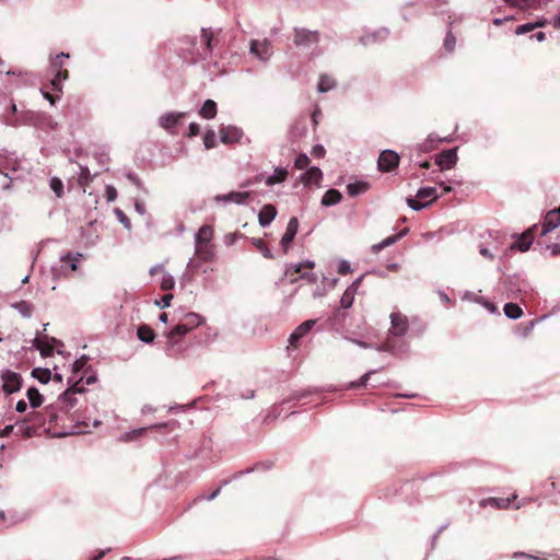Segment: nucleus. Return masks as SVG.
Wrapping results in <instances>:
<instances>
[{
    "label": "nucleus",
    "mask_w": 560,
    "mask_h": 560,
    "mask_svg": "<svg viewBox=\"0 0 560 560\" xmlns=\"http://www.w3.org/2000/svg\"><path fill=\"white\" fill-rule=\"evenodd\" d=\"M45 423V415L38 411H33L25 419L16 422V435L22 438L39 435Z\"/></svg>",
    "instance_id": "f257e3e1"
},
{
    "label": "nucleus",
    "mask_w": 560,
    "mask_h": 560,
    "mask_svg": "<svg viewBox=\"0 0 560 560\" xmlns=\"http://www.w3.org/2000/svg\"><path fill=\"white\" fill-rule=\"evenodd\" d=\"M315 264L313 261H305L299 265H291L287 268L284 276L289 279L290 283H295L300 279H305L308 282H316L317 277L311 272Z\"/></svg>",
    "instance_id": "f03ea898"
},
{
    "label": "nucleus",
    "mask_w": 560,
    "mask_h": 560,
    "mask_svg": "<svg viewBox=\"0 0 560 560\" xmlns=\"http://www.w3.org/2000/svg\"><path fill=\"white\" fill-rule=\"evenodd\" d=\"M65 58H69V54L61 52L51 60V70L55 72V77L51 80V84L55 90L61 91V82L69 78L68 69L65 68Z\"/></svg>",
    "instance_id": "7ed1b4c3"
},
{
    "label": "nucleus",
    "mask_w": 560,
    "mask_h": 560,
    "mask_svg": "<svg viewBox=\"0 0 560 560\" xmlns=\"http://www.w3.org/2000/svg\"><path fill=\"white\" fill-rule=\"evenodd\" d=\"M1 380L3 382L2 389L5 394H13L21 389L23 378L19 373L7 370L1 373Z\"/></svg>",
    "instance_id": "20e7f679"
},
{
    "label": "nucleus",
    "mask_w": 560,
    "mask_h": 560,
    "mask_svg": "<svg viewBox=\"0 0 560 560\" xmlns=\"http://www.w3.org/2000/svg\"><path fill=\"white\" fill-rule=\"evenodd\" d=\"M409 328V322L406 315L400 312H394L390 314V328L389 335L393 337L404 336Z\"/></svg>",
    "instance_id": "39448f33"
},
{
    "label": "nucleus",
    "mask_w": 560,
    "mask_h": 560,
    "mask_svg": "<svg viewBox=\"0 0 560 560\" xmlns=\"http://www.w3.org/2000/svg\"><path fill=\"white\" fill-rule=\"evenodd\" d=\"M418 199H427V198H430V201L424 203V202H420L418 200H416L415 198H408L407 199V203L408 206L413 209V210H421L422 208H424L427 205H429L430 202H432L433 200H435L438 198V195H436V189L434 187H424V188H420L417 192V196H416Z\"/></svg>",
    "instance_id": "423d86ee"
},
{
    "label": "nucleus",
    "mask_w": 560,
    "mask_h": 560,
    "mask_svg": "<svg viewBox=\"0 0 560 560\" xmlns=\"http://www.w3.org/2000/svg\"><path fill=\"white\" fill-rule=\"evenodd\" d=\"M319 34L317 31H310L306 28H296L293 42L296 46L310 47L317 44Z\"/></svg>",
    "instance_id": "0eeeda50"
},
{
    "label": "nucleus",
    "mask_w": 560,
    "mask_h": 560,
    "mask_svg": "<svg viewBox=\"0 0 560 560\" xmlns=\"http://www.w3.org/2000/svg\"><path fill=\"white\" fill-rule=\"evenodd\" d=\"M378 168L382 172H392L399 164V155L392 150H384L378 156Z\"/></svg>",
    "instance_id": "6e6552de"
},
{
    "label": "nucleus",
    "mask_w": 560,
    "mask_h": 560,
    "mask_svg": "<svg viewBox=\"0 0 560 560\" xmlns=\"http://www.w3.org/2000/svg\"><path fill=\"white\" fill-rule=\"evenodd\" d=\"M250 52L255 55L258 59L266 61L272 55V48L267 39H254L250 42Z\"/></svg>",
    "instance_id": "1a4fd4ad"
},
{
    "label": "nucleus",
    "mask_w": 560,
    "mask_h": 560,
    "mask_svg": "<svg viewBox=\"0 0 560 560\" xmlns=\"http://www.w3.org/2000/svg\"><path fill=\"white\" fill-rule=\"evenodd\" d=\"M189 332L187 326H185L182 322H179L167 335H166V351L168 355H173V352L176 351V346L178 345V339H176V334H180L185 336Z\"/></svg>",
    "instance_id": "9d476101"
},
{
    "label": "nucleus",
    "mask_w": 560,
    "mask_h": 560,
    "mask_svg": "<svg viewBox=\"0 0 560 560\" xmlns=\"http://www.w3.org/2000/svg\"><path fill=\"white\" fill-rule=\"evenodd\" d=\"M537 225H533L532 228L527 229L525 232L521 234L518 240L512 244V249H518L520 252H526L529 249L535 235H536Z\"/></svg>",
    "instance_id": "9b49d317"
},
{
    "label": "nucleus",
    "mask_w": 560,
    "mask_h": 560,
    "mask_svg": "<svg viewBox=\"0 0 560 560\" xmlns=\"http://www.w3.org/2000/svg\"><path fill=\"white\" fill-rule=\"evenodd\" d=\"M457 162V154L455 149L445 150L436 154L435 163L441 170H451Z\"/></svg>",
    "instance_id": "f8f14e48"
},
{
    "label": "nucleus",
    "mask_w": 560,
    "mask_h": 560,
    "mask_svg": "<svg viewBox=\"0 0 560 560\" xmlns=\"http://www.w3.org/2000/svg\"><path fill=\"white\" fill-rule=\"evenodd\" d=\"M79 384L80 382L74 383L59 398L60 401L66 405L61 407V409H63L66 412H68L77 402V399L73 396L83 392V387Z\"/></svg>",
    "instance_id": "ddd939ff"
},
{
    "label": "nucleus",
    "mask_w": 560,
    "mask_h": 560,
    "mask_svg": "<svg viewBox=\"0 0 560 560\" xmlns=\"http://www.w3.org/2000/svg\"><path fill=\"white\" fill-rule=\"evenodd\" d=\"M560 225L559 211H548L544 218L540 236H545Z\"/></svg>",
    "instance_id": "4468645a"
},
{
    "label": "nucleus",
    "mask_w": 560,
    "mask_h": 560,
    "mask_svg": "<svg viewBox=\"0 0 560 560\" xmlns=\"http://www.w3.org/2000/svg\"><path fill=\"white\" fill-rule=\"evenodd\" d=\"M195 254L202 261H212L214 258L212 243H195Z\"/></svg>",
    "instance_id": "2eb2a0df"
},
{
    "label": "nucleus",
    "mask_w": 560,
    "mask_h": 560,
    "mask_svg": "<svg viewBox=\"0 0 560 560\" xmlns=\"http://www.w3.org/2000/svg\"><path fill=\"white\" fill-rule=\"evenodd\" d=\"M249 196H250L249 191H232L226 195H218L214 197V199L217 201L234 202L237 205H243L247 201Z\"/></svg>",
    "instance_id": "dca6fc26"
},
{
    "label": "nucleus",
    "mask_w": 560,
    "mask_h": 560,
    "mask_svg": "<svg viewBox=\"0 0 560 560\" xmlns=\"http://www.w3.org/2000/svg\"><path fill=\"white\" fill-rule=\"evenodd\" d=\"M299 229V221L295 217L291 218L288 222L287 230L284 235L282 236L281 244L284 247V252H287L288 246L294 240Z\"/></svg>",
    "instance_id": "f3484780"
},
{
    "label": "nucleus",
    "mask_w": 560,
    "mask_h": 560,
    "mask_svg": "<svg viewBox=\"0 0 560 560\" xmlns=\"http://www.w3.org/2000/svg\"><path fill=\"white\" fill-rule=\"evenodd\" d=\"M361 282V278L357 279L349 288L346 289L343 292L341 300H340V306L342 308H350L353 304L354 300V293L357 289L359 288Z\"/></svg>",
    "instance_id": "a211bd4d"
},
{
    "label": "nucleus",
    "mask_w": 560,
    "mask_h": 560,
    "mask_svg": "<svg viewBox=\"0 0 560 560\" xmlns=\"http://www.w3.org/2000/svg\"><path fill=\"white\" fill-rule=\"evenodd\" d=\"M516 499L514 494L512 498H488L483 499L480 502L482 508H486L488 504L495 509H508L513 500Z\"/></svg>",
    "instance_id": "6ab92c4d"
},
{
    "label": "nucleus",
    "mask_w": 560,
    "mask_h": 560,
    "mask_svg": "<svg viewBox=\"0 0 560 560\" xmlns=\"http://www.w3.org/2000/svg\"><path fill=\"white\" fill-rule=\"evenodd\" d=\"M277 214V209L272 205H265L259 211L258 219L261 226H267L271 223Z\"/></svg>",
    "instance_id": "aec40b11"
},
{
    "label": "nucleus",
    "mask_w": 560,
    "mask_h": 560,
    "mask_svg": "<svg viewBox=\"0 0 560 560\" xmlns=\"http://www.w3.org/2000/svg\"><path fill=\"white\" fill-rule=\"evenodd\" d=\"M185 116L184 113H170V114H166V115H163L161 116L160 118V125L166 129V130H172L178 122L179 120Z\"/></svg>",
    "instance_id": "412c9836"
},
{
    "label": "nucleus",
    "mask_w": 560,
    "mask_h": 560,
    "mask_svg": "<svg viewBox=\"0 0 560 560\" xmlns=\"http://www.w3.org/2000/svg\"><path fill=\"white\" fill-rule=\"evenodd\" d=\"M377 350L398 354L404 351V343L398 345L392 337H388L377 347Z\"/></svg>",
    "instance_id": "4be33fe9"
},
{
    "label": "nucleus",
    "mask_w": 560,
    "mask_h": 560,
    "mask_svg": "<svg viewBox=\"0 0 560 560\" xmlns=\"http://www.w3.org/2000/svg\"><path fill=\"white\" fill-rule=\"evenodd\" d=\"M323 178V173L318 167L308 168L303 175L302 180L305 185L318 184Z\"/></svg>",
    "instance_id": "5701e85b"
},
{
    "label": "nucleus",
    "mask_w": 560,
    "mask_h": 560,
    "mask_svg": "<svg viewBox=\"0 0 560 560\" xmlns=\"http://www.w3.org/2000/svg\"><path fill=\"white\" fill-rule=\"evenodd\" d=\"M342 199V195L339 190L337 189H328L323 198H322V205L323 206H326V207H329V206H334V205H337L341 201Z\"/></svg>",
    "instance_id": "b1692460"
},
{
    "label": "nucleus",
    "mask_w": 560,
    "mask_h": 560,
    "mask_svg": "<svg viewBox=\"0 0 560 560\" xmlns=\"http://www.w3.org/2000/svg\"><path fill=\"white\" fill-rule=\"evenodd\" d=\"M220 136H221V141L223 143L236 142V141H238V139L241 137L238 130L234 127L222 128L220 130Z\"/></svg>",
    "instance_id": "393cba45"
},
{
    "label": "nucleus",
    "mask_w": 560,
    "mask_h": 560,
    "mask_svg": "<svg viewBox=\"0 0 560 560\" xmlns=\"http://www.w3.org/2000/svg\"><path fill=\"white\" fill-rule=\"evenodd\" d=\"M213 234V228L211 225L205 224L199 229L195 243H211Z\"/></svg>",
    "instance_id": "a878e982"
},
{
    "label": "nucleus",
    "mask_w": 560,
    "mask_h": 560,
    "mask_svg": "<svg viewBox=\"0 0 560 560\" xmlns=\"http://www.w3.org/2000/svg\"><path fill=\"white\" fill-rule=\"evenodd\" d=\"M405 233H406V230L402 231L401 233L396 234V235H392V236L386 237L381 243L372 245V247H371L372 253L378 254L385 247L390 246L394 243H396Z\"/></svg>",
    "instance_id": "bb28decb"
},
{
    "label": "nucleus",
    "mask_w": 560,
    "mask_h": 560,
    "mask_svg": "<svg viewBox=\"0 0 560 560\" xmlns=\"http://www.w3.org/2000/svg\"><path fill=\"white\" fill-rule=\"evenodd\" d=\"M288 177V171L282 167H277L271 176L266 179L267 186H273L276 184L283 183Z\"/></svg>",
    "instance_id": "cd10ccee"
},
{
    "label": "nucleus",
    "mask_w": 560,
    "mask_h": 560,
    "mask_svg": "<svg viewBox=\"0 0 560 560\" xmlns=\"http://www.w3.org/2000/svg\"><path fill=\"white\" fill-rule=\"evenodd\" d=\"M137 336L141 341L151 343L155 338V332L150 326L143 324L138 327Z\"/></svg>",
    "instance_id": "c85d7f7f"
},
{
    "label": "nucleus",
    "mask_w": 560,
    "mask_h": 560,
    "mask_svg": "<svg viewBox=\"0 0 560 560\" xmlns=\"http://www.w3.org/2000/svg\"><path fill=\"white\" fill-rule=\"evenodd\" d=\"M201 117L212 119L217 115V103L212 100H207L199 110Z\"/></svg>",
    "instance_id": "c756f323"
},
{
    "label": "nucleus",
    "mask_w": 560,
    "mask_h": 560,
    "mask_svg": "<svg viewBox=\"0 0 560 560\" xmlns=\"http://www.w3.org/2000/svg\"><path fill=\"white\" fill-rule=\"evenodd\" d=\"M26 396H27V399H28L30 405H31L32 408L39 407L43 404V401H44L43 395L35 387L28 388L27 393H26Z\"/></svg>",
    "instance_id": "7c9ffc66"
},
{
    "label": "nucleus",
    "mask_w": 560,
    "mask_h": 560,
    "mask_svg": "<svg viewBox=\"0 0 560 560\" xmlns=\"http://www.w3.org/2000/svg\"><path fill=\"white\" fill-rule=\"evenodd\" d=\"M369 187L370 185L365 182H355L347 186V191L351 197H355L360 194L365 192L369 189Z\"/></svg>",
    "instance_id": "2f4dec72"
},
{
    "label": "nucleus",
    "mask_w": 560,
    "mask_h": 560,
    "mask_svg": "<svg viewBox=\"0 0 560 560\" xmlns=\"http://www.w3.org/2000/svg\"><path fill=\"white\" fill-rule=\"evenodd\" d=\"M187 328L192 330L201 324V317L195 313L186 314L180 320Z\"/></svg>",
    "instance_id": "473e14b6"
},
{
    "label": "nucleus",
    "mask_w": 560,
    "mask_h": 560,
    "mask_svg": "<svg viewBox=\"0 0 560 560\" xmlns=\"http://www.w3.org/2000/svg\"><path fill=\"white\" fill-rule=\"evenodd\" d=\"M335 85H336V81L331 77H329L327 74L320 75L319 82H318V91L319 92H322V93L328 92L331 89H334Z\"/></svg>",
    "instance_id": "72a5a7b5"
},
{
    "label": "nucleus",
    "mask_w": 560,
    "mask_h": 560,
    "mask_svg": "<svg viewBox=\"0 0 560 560\" xmlns=\"http://www.w3.org/2000/svg\"><path fill=\"white\" fill-rule=\"evenodd\" d=\"M504 313L512 319H517L523 315L522 308L515 303H506L504 305Z\"/></svg>",
    "instance_id": "f704fd0d"
},
{
    "label": "nucleus",
    "mask_w": 560,
    "mask_h": 560,
    "mask_svg": "<svg viewBox=\"0 0 560 560\" xmlns=\"http://www.w3.org/2000/svg\"><path fill=\"white\" fill-rule=\"evenodd\" d=\"M34 346L39 350L42 357H50L54 352V347L44 340L35 339Z\"/></svg>",
    "instance_id": "c9c22d12"
},
{
    "label": "nucleus",
    "mask_w": 560,
    "mask_h": 560,
    "mask_svg": "<svg viewBox=\"0 0 560 560\" xmlns=\"http://www.w3.org/2000/svg\"><path fill=\"white\" fill-rule=\"evenodd\" d=\"M32 375L43 384L48 383L51 378V372L48 369L36 368L32 371Z\"/></svg>",
    "instance_id": "e433bc0d"
},
{
    "label": "nucleus",
    "mask_w": 560,
    "mask_h": 560,
    "mask_svg": "<svg viewBox=\"0 0 560 560\" xmlns=\"http://www.w3.org/2000/svg\"><path fill=\"white\" fill-rule=\"evenodd\" d=\"M315 319H307L295 328V332H298L301 337L305 336L315 325Z\"/></svg>",
    "instance_id": "4c0bfd02"
},
{
    "label": "nucleus",
    "mask_w": 560,
    "mask_h": 560,
    "mask_svg": "<svg viewBox=\"0 0 560 560\" xmlns=\"http://www.w3.org/2000/svg\"><path fill=\"white\" fill-rule=\"evenodd\" d=\"M253 243L256 246V248L262 254L264 257L269 258V259H271L273 257L264 240H261V238L254 240Z\"/></svg>",
    "instance_id": "58836bf2"
},
{
    "label": "nucleus",
    "mask_w": 560,
    "mask_h": 560,
    "mask_svg": "<svg viewBox=\"0 0 560 560\" xmlns=\"http://www.w3.org/2000/svg\"><path fill=\"white\" fill-rule=\"evenodd\" d=\"M50 188L54 190L58 198L63 196V183L58 177H52L50 179Z\"/></svg>",
    "instance_id": "ea45409f"
},
{
    "label": "nucleus",
    "mask_w": 560,
    "mask_h": 560,
    "mask_svg": "<svg viewBox=\"0 0 560 560\" xmlns=\"http://www.w3.org/2000/svg\"><path fill=\"white\" fill-rule=\"evenodd\" d=\"M114 213H115V215H116L117 220H118V221H119V222H120V223H121L126 229H128V230H130V229H131V221H130V219L126 215V213H125L121 209L116 208V209L114 210Z\"/></svg>",
    "instance_id": "a19ab883"
},
{
    "label": "nucleus",
    "mask_w": 560,
    "mask_h": 560,
    "mask_svg": "<svg viewBox=\"0 0 560 560\" xmlns=\"http://www.w3.org/2000/svg\"><path fill=\"white\" fill-rule=\"evenodd\" d=\"M81 258H82V255H81V254H77L75 256H73V255H71V254H68L67 256H65V257L62 258V261H63L65 264H69L70 269H71L72 271H77V269H78V265H77V262H78Z\"/></svg>",
    "instance_id": "79ce46f5"
},
{
    "label": "nucleus",
    "mask_w": 560,
    "mask_h": 560,
    "mask_svg": "<svg viewBox=\"0 0 560 560\" xmlns=\"http://www.w3.org/2000/svg\"><path fill=\"white\" fill-rule=\"evenodd\" d=\"M203 143L207 149H212L217 145L215 133L213 130H208L203 136Z\"/></svg>",
    "instance_id": "37998d69"
},
{
    "label": "nucleus",
    "mask_w": 560,
    "mask_h": 560,
    "mask_svg": "<svg viewBox=\"0 0 560 560\" xmlns=\"http://www.w3.org/2000/svg\"><path fill=\"white\" fill-rule=\"evenodd\" d=\"M212 38H213L212 32L210 30L202 28L201 40L208 50H211V48H212Z\"/></svg>",
    "instance_id": "c03bdc74"
},
{
    "label": "nucleus",
    "mask_w": 560,
    "mask_h": 560,
    "mask_svg": "<svg viewBox=\"0 0 560 560\" xmlns=\"http://www.w3.org/2000/svg\"><path fill=\"white\" fill-rule=\"evenodd\" d=\"M456 45V37L452 32H448L446 34L445 40H444V47L446 51L452 52Z\"/></svg>",
    "instance_id": "a18cd8bd"
},
{
    "label": "nucleus",
    "mask_w": 560,
    "mask_h": 560,
    "mask_svg": "<svg viewBox=\"0 0 560 560\" xmlns=\"http://www.w3.org/2000/svg\"><path fill=\"white\" fill-rule=\"evenodd\" d=\"M376 371L372 370L366 372L364 375L361 376V378L358 382H352L350 384L351 388H357L360 386H365L368 384V381L370 380L371 375L374 374Z\"/></svg>",
    "instance_id": "49530a36"
},
{
    "label": "nucleus",
    "mask_w": 560,
    "mask_h": 560,
    "mask_svg": "<svg viewBox=\"0 0 560 560\" xmlns=\"http://www.w3.org/2000/svg\"><path fill=\"white\" fill-rule=\"evenodd\" d=\"M310 159L306 154H300L294 162V165L298 170H304L308 166Z\"/></svg>",
    "instance_id": "de8ad7c7"
},
{
    "label": "nucleus",
    "mask_w": 560,
    "mask_h": 560,
    "mask_svg": "<svg viewBox=\"0 0 560 560\" xmlns=\"http://www.w3.org/2000/svg\"><path fill=\"white\" fill-rule=\"evenodd\" d=\"M175 281L171 275H165L161 281V289L163 291H168L174 288Z\"/></svg>",
    "instance_id": "09e8293b"
},
{
    "label": "nucleus",
    "mask_w": 560,
    "mask_h": 560,
    "mask_svg": "<svg viewBox=\"0 0 560 560\" xmlns=\"http://www.w3.org/2000/svg\"><path fill=\"white\" fill-rule=\"evenodd\" d=\"M15 308H18V310H19V312H20L23 316H25V317H30V316H31V314H32V307H31V305H30L27 302H25V301H22V302H20V303H18V304H15Z\"/></svg>",
    "instance_id": "8fccbe9b"
},
{
    "label": "nucleus",
    "mask_w": 560,
    "mask_h": 560,
    "mask_svg": "<svg viewBox=\"0 0 560 560\" xmlns=\"http://www.w3.org/2000/svg\"><path fill=\"white\" fill-rule=\"evenodd\" d=\"M88 357L86 355H82L80 359H78L74 363H73V372L74 373H78L80 372L81 370L84 369V366L88 364Z\"/></svg>",
    "instance_id": "3c124183"
},
{
    "label": "nucleus",
    "mask_w": 560,
    "mask_h": 560,
    "mask_svg": "<svg viewBox=\"0 0 560 560\" xmlns=\"http://www.w3.org/2000/svg\"><path fill=\"white\" fill-rule=\"evenodd\" d=\"M44 415L46 417V422L49 421L51 423V422H55L57 420V413H56L55 408L52 406L47 407L45 409Z\"/></svg>",
    "instance_id": "603ef678"
},
{
    "label": "nucleus",
    "mask_w": 560,
    "mask_h": 560,
    "mask_svg": "<svg viewBox=\"0 0 560 560\" xmlns=\"http://www.w3.org/2000/svg\"><path fill=\"white\" fill-rule=\"evenodd\" d=\"M533 30H535V25L533 23H527V24H523V25L517 26V28L515 31V34L522 35V34H526L528 32H532Z\"/></svg>",
    "instance_id": "864d4df0"
},
{
    "label": "nucleus",
    "mask_w": 560,
    "mask_h": 560,
    "mask_svg": "<svg viewBox=\"0 0 560 560\" xmlns=\"http://www.w3.org/2000/svg\"><path fill=\"white\" fill-rule=\"evenodd\" d=\"M105 196L107 201H114L117 198V190L113 186H106Z\"/></svg>",
    "instance_id": "5fc2aeb1"
},
{
    "label": "nucleus",
    "mask_w": 560,
    "mask_h": 560,
    "mask_svg": "<svg viewBox=\"0 0 560 560\" xmlns=\"http://www.w3.org/2000/svg\"><path fill=\"white\" fill-rule=\"evenodd\" d=\"M301 338L302 337L298 332L293 331L289 338V346L292 348H298Z\"/></svg>",
    "instance_id": "6e6d98bb"
},
{
    "label": "nucleus",
    "mask_w": 560,
    "mask_h": 560,
    "mask_svg": "<svg viewBox=\"0 0 560 560\" xmlns=\"http://www.w3.org/2000/svg\"><path fill=\"white\" fill-rule=\"evenodd\" d=\"M325 152L326 151H325L324 147L320 144L314 145L313 150H312L313 156L318 158V159L323 158L325 155Z\"/></svg>",
    "instance_id": "4d7b16f0"
},
{
    "label": "nucleus",
    "mask_w": 560,
    "mask_h": 560,
    "mask_svg": "<svg viewBox=\"0 0 560 560\" xmlns=\"http://www.w3.org/2000/svg\"><path fill=\"white\" fill-rule=\"evenodd\" d=\"M90 176V171L88 167H81V174L79 176V184L83 185Z\"/></svg>",
    "instance_id": "13d9d810"
},
{
    "label": "nucleus",
    "mask_w": 560,
    "mask_h": 560,
    "mask_svg": "<svg viewBox=\"0 0 560 560\" xmlns=\"http://www.w3.org/2000/svg\"><path fill=\"white\" fill-rule=\"evenodd\" d=\"M200 132V126L196 122H191L189 125V132H188V137H195V136H198Z\"/></svg>",
    "instance_id": "bf43d9fd"
},
{
    "label": "nucleus",
    "mask_w": 560,
    "mask_h": 560,
    "mask_svg": "<svg viewBox=\"0 0 560 560\" xmlns=\"http://www.w3.org/2000/svg\"><path fill=\"white\" fill-rule=\"evenodd\" d=\"M173 300V294L168 293L162 296L161 303H158L161 307H167L171 304V301Z\"/></svg>",
    "instance_id": "052dcab7"
},
{
    "label": "nucleus",
    "mask_w": 560,
    "mask_h": 560,
    "mask_svg": "<svg viewBox=\"0 0 560 560\" xmlns=\"http://www.w3.org/2000/svg\"><path fill=\"white\" fill-rule=\"evenodd\" d=\"M538 2H539V0H521L522 4H520V8L521 9L534 8Z\"/></svg>",
    "instance_id": "680f3d73"
},
{
    "label": "nucleus",
    "mask_w": 560,
    "mask_h": 560,
    "mask_svg": "<svg viewBox=\"0 0 560 560\" xmlns=\"http://www.w3.org/2000/svg\"><path fill=\"white\" fill-rule=\"evenodd\" d=\"M350 271V265L348 261H341L338 266V272L340 275H347Z\"/></svg>",
    "instance_id": "e2e57ef3"
},
{
    "label": "nucleus",
    "mask_w": 560,
    "mask_h": 560,
    "mask_svg": "<svg viewBox=\"0 0 560 560\" xmlns=\"http://www.w3.org/2000/svg\"><path fill=\"white\" fill-rule=\"evenodd\" d=\"M514 558H526V559H529V560H547V559H541V558H538L536 556H532V555H528V553H525V552H515L513 555Z\"/></svg>",
    "instance_id": "0e129e2a"
},
{
    "label": "nucleus",
    "mask_w": 560,
    "mask_h": 560,
    "mask_svg": "<svg viewBox=\"0 0 560 560\" xmlns=\"http://www.w3.org/2000/svg\"><path fill=\"white\" fill-rule=\"evenodd\" d=\"M547 248L551 250L553 257L560 256V244L548 245Z\"/></svg>",
    "instance_id": "69168bd1"
},
{
    "label": "nucleus",
    "mask_w": 560,
    "mask_h": 560,
    "mask_svg": "<svg viewBox=\"0 0 560 560\" xmlns=\"http://www.w3.org/2000/svg\"><path fill=\"white\" fill-rule=\"evenodd\" d=\"M16 431V424L15 425H7L1 431L0 436H8L11 432Z\"/></svg>",
    "instance_id": "338daca9"
},
{
    "label": "nucleus",
    "mask_w": 560,
    "mask_h": 560,
    "mask_svg": "<svg viewBox=\"0 0 560 560\" xmlns=\"http://www.w3.org/2000/svg\"><path fill=\"white\" fill-rule=\"evenodd\" d=\"M15 409H16V411H19V412H24V411H26V409H27V404H26V401H24V400H19V401L16 402V407H15Z\"/></svg>",
    "instance_id": "774afa93"
}]
</instances>
